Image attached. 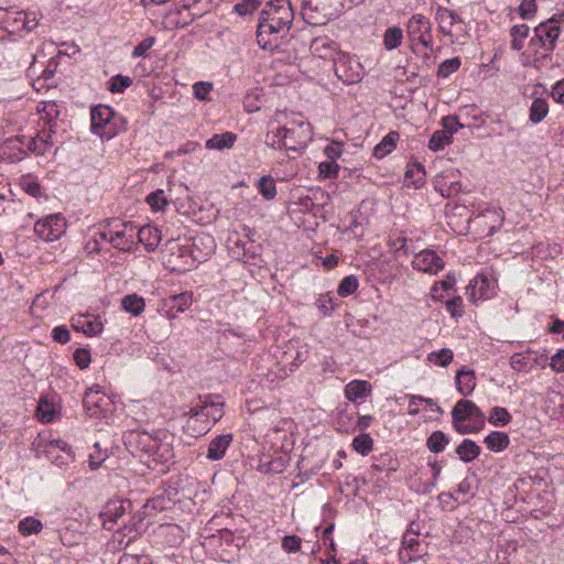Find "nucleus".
Instances as JSON below:
<instances>
[{
	"instance_id": "18",
	"label": "nucleus",
	"mask_w": 564,
	"mask_h": 564,
	"mask_svg": "<svg viewBox=\"0 0 564 564\" xmlns=\"http://www.w3.org/2000/svg\"><path fill=\"white\" fill-rule=\"evenodd\" d=\"M457 390L463 395H469L476 387V377L473 370H466L463 367L455 377Z\"/></svg>"
},
{
	"instance_id": "12",
	"label": "nucleus",
	"mask_w": 564,
	"mask_h": 564,
	"mask_svg": "<svg viewBox=\"0 0 564 564\" xmlns=\"http://www.w3.org/2000/svg\"><path fill=\"white\" fill-rule=\"evenodd\" d=\"M216 243L214 238L207 234L196 235L192 238L189 254L194 261L204 262L214 253Z\"/></svg>"
},
{
	"instance_id": "27",
	"label": "nucleus",
	"mask_w": 564,
	"mask_h": 564,
	"mask_svg": "<svg viewBox=\"0 0 564 564\" xmlns=\"http://www.w3.org/2000/svg\"><path fill=\"white\" fill-rule=\"evenodd\" d=\"M404 182L414 188H421L425 183V170L423 164L415 163L405 172Z\"/></svg>"
},
{
	"instance_id": "50",
	"label": "nucleus",
	"mask_w": 564,
	"mask_h": 564,
	"mask_svg": "<svg viewBox=\"0 0 564 564\" xmlns=\"http://www.w3.org/2000/svg\"><path fill=\"white\" fill-rule=\"evenodd\" d=\"M42 17L43 15L41 13L25 11V14L21 15V18H23L22 30L28 32L33 31L39 25V21Z\"/></svg>"
},
{
	"instance_id": "23",
	"label": "nucleus",
	"mask_w": 564,
	"mask_h": 564,
	"mask_svg": "<svg viewBox=\"0 0 564 564\" xmlns=\"http://www.w3.org/2000/svg\"><path fill=\"white\" fill-rule=\"evenodd\" d=\"M237 140V135L232 132H225L220 134H214L212 138H209L205 147L208 150H225V149H231Z\"/></svg>"
},
{
	"instance_id": "30",
	"label": "nucleus",
	"mask_w": 564,
	"mask_h": 564,
	"mask_svg": "<svg viewBox=\"0 0 564 564\" xmlns=\"http://www.w3.org/2000/svg\"><path fill=\"white\" fill-rule=\"evenodd\" d=\"M403 40V31L400 26L388 28L383 34V46L388 51L399 47Z\"/></svg>"
},
{
	"instance_id": "26",
	"label": "nucleus",
	"mask_w": 564,
	"mask_h": 564,
	"mask_svg": "<svg viewBox=\"0 0 564 564\" xmlns=\"http://www.w3.org/2000/svg\"><path fill=\"white\" fill-rule=\"evenodd\" d=\"M121 307L123 311L131 313L133 316H139L145 308V302L143 297L133 293L122 297Z\"/></svg>"
},
{
	"instance_id": "57",
	"label": "nucleus",
	"mask_w": 564,
	"mask_h": 564,
	"mask_svg": "<svg viewBox=\"0 0 564 564\" xmlns=\"http://www.w3.org/2000/svg\"><path fill=\"white\" fill-rule=\"evenodd\" d=\"M74 361L76 362V365L78 366L79 369H86L88 368L91 359H90V352L89 350L85 349V348H77L75 351H74Z\"/></svg>"
},
{
	"instance_id": "11",
	"label": "nucleus",
	"mask_w": 564,
	"mask_h": 564,
	"mask_svg": "<svg viewBox=\"0 0 564 564\" xmlns=\"http://www.w3.org/2000/svg\"><path fill=\"white\" fill-rule=\"evenodd\" d=\"M131 507L129 500H109L100 512L102 527L106 530H112L117 521Z\"/></svg>"
},
{
	"instance_id": "2",
	"label": "nucleus",
	"mask_w": 564,
	"mask_h": 564,
	"mask_svg": "<svg viewBox=\"0 0 564 564\" xmlns=\"http://www.w3.org/2000/svg\"><path fill=\"white\" fill-rule=\"evenodd\" d=\"M223 408L224 402L218 395H199L197 402L192 403L188 411L183 413V416H187L186 431L193 436L204 435L209 431L210 422L215 424L223 417Z\"/></svg>"
},
{
	"instance_id": "13",
	"label": "nucleus",
	"mask_w": 564,
	"mask_h": 564,
	"mask_svg": "<svg viewBox=\"0 0 564 564\" xmlns=\"http://www.w3.org/2000/svg\"><path fill=\"white\" fill-rule=\"evenodd\" d=\"M72 327L76 332H82L86 336H95L101 333L104 324L99 316L77 315L72 317Z\"/></svg>"
},
{
	"instance_id": "54",
	"label": "nucleus",
	"mask_w": 564,
	"mask_h": 564,
	"mask_svg": "<svg viewBox=\"0 0 564 564\" xmlns=\"http://www.w3.org/2000/svg\"><path fill=\"white\" fill-rule=\"evenodd\" d=\"M518 12L522 19H531L536 12L535 0H522L518 8Z\"/></svg>"
},
{
	"instance_id": "47",
	"label": "nucleus",
	"mask_w": 564,
	"mask_h": 564,
	"mask_svg": "<svg viewBox=\"0 0 564 564\" xmlns=\"http://www.w3.org/2000/svg\"><path fill=\"white\" fill-rule=\"evenodd\" d=\"M147 203L155 210H161L167 205V199L165 197L163 189H156L152 192L147 197Z\"/></svg>"
},
{
	"instance_id": "15",
	"label": "nucleus",
	"mask_w": 564,
	"mask_h": 564,
	"mask_svg": "<svg viewBox=\"0 0 564 564\" xmlns=\"http://www.w3.org/2000/svg\"><path fill=\"white\" fill-rule=\"evenodd\" d=\"M234 436L232 434H220L213 438L207 448L206 457L209 460H219L221 459L230 444L232 443Z\"/></svg>"
},
{
	"instance_id": "40",
	"label": "nucleus",
	"mask_w": 564,
	"mask_h": 564,
	"mask_svg": "<svg viewBox=\"0 0 564 564\" xmlns=\"http://www.w3.org/2000/svg\"><path fill=\"white\" fill-rule=\"evenodd\" d=\"M132 82L133 80L130 76H123V75L118 74L110 78L109 84H108V89L112 94L123 93L124 89H127L128 87H130L132 85Z\"/></svg>"
},
{
	"instance_id": "21",
	"label": "nucleus",
	"mask_w": 564,
	"mask_h": 564,
	"mask_svg": "<svg viewBox=\"0 0 564 564\" xmlns=\"http://www.w3.org/2000/svg\"><path fill=\"white\" fill-rule=\"evenodd\" d=\"M288 465V458L283 455L276 457L263 456L258 469L265 474H281Z\"/></svg>"
},
{
	"instance_id": "51",
	"label": "nucleus",
	"mask_w": 564,
	"mask_h": 564,
	"mask_svg": "<svg viewBox=\"0 0 564 564\" xmlns=\"http://www.w3.org/2000/svg\"><path fill=\"white\" fill-rule=\"evenodd\" d=\"M338 169L339 166L338 164L335 163V161H324L321 162L318 165L319 175H322L325 178L337 177Z\"/></svg>"
},
{
	"instance_id": "32",
	"label": "nucleus",
	"mask_w": 564,
	"mask_h": 564,
	"mask_svg": "<svg viewBox=\"0 0 564 564\" xmlns=\"http://www.w3.org/2000/svg\"><path fill=\"white\" fill-rule=\"evenodd\" d=\"M257 189L267 200H271L276 196L275 182L271 175L261 176L257 183Z\"/></svg>"
},
{
	"instance_id": "46",
	"label": "nucleus",
	"mask_w": 564,
	"mask_h": 564,
	"mask_svg": "<svg viewBox=\"0 0 564 564\" xmlns=\"http://www.w3.org/2000/svg\"><path fill=\"white\" fill-rule=\"evenodd\" d=\"M261 4L260 0H241L234 6V12L245 17L254 12Z\"/></svg>"
},
{
	"instance_id": "5",
	"label": "nucleus",
	"mask_w": 564,
	"mask_h": 564,
	"mask_svg": "<svg viewBox=\"0 0 564 564\" xmlns=\"http://www.w3.org/2000/svg\"><path fill=\"white\" fill-rule=\"evenodd\" d=\"M410 41L433 51L432 23L423 14H413L406 24Z\"/></svg>"
},
{
	"instance_id": "64",
	"label": "nucleus",
	"mask_w": 564,
	"mask_h": 564,
	"mask_svg": "<svg viewBox=\"0 0 564 564\" xmlns=\"http://www.w3.org/2000/svg\"><path fill=\"white\" fill-rule=\"evenodd\" d=\"M551 96L554 101L564 104V79L558 80L553 85Z\"/></svg>"
},
{
	"instance_id": "16",
	"label": "nucleus",
	"mask_w": 564,
	"mask_h": 564,
	"mask_svg": "<svg viewBox=\"0 0 564 564\" xmlns=\"http://www.w3.org/2000/svg\"><path fill=\"white\" fill-rule=\"evenodd\" d=\"M436 21L440 24V30L444 35H452V26L455 23H462L463 20L455 12L444 7H437L436 9Z\"/></svg>"
},
{
	"instance_id": "4",
	"label": "nucleus",
	"mask_w": 564,
	"mask_h": 564,
	"mask_svg": "<svg viewBox=\"0 0 564 564\" xmlns=\"http://www.w3.org/2000/svg\"><path fill=\"white\" fill-rule=\"evenodd\" d=\"M334 70L338 79L346 85L359 83L364 76L362 65L346 53H339L334 58Z\"/></svg>"
},
{
	"instance_id": "33",
	"label": "nucleus",
	"mask_w": 564,
	"mask_h": 564,
	"mask_svg": "<svg viewBox=\"0 0 564 564\" xmlns=\"http://www.w3.org/2000/svg\"><path fill=\"white\" fill-rule=\"evenodd\" d=\"M188 9V6H183L182 9H178L174 14H166V18L170 19V22L173 23L175 28H185L195 20V15L189 12L183 14V12L187 11Z\"/></svg>"
},
{
	"instance_id": "31",
	"label": "nucleus",
	"mask_w": 564,
	"mask_h": 564,
	"mask_svg": "<svg viewBox=\"0 0 564 564\" xmlns=\"http://www.w3.org/2000/svg\"><path fill=\"white\" fill-rule=\"evenodd\" d=\"M449 443V437L443 431H434L426 440V447L432 453H441Z\"/></svg>"
},
{
	"instance_id": "3",
	"label": "nucleus",
	"mask_w": 564,
	"mask_h": 564,
	"mask_svg": "<svg viewBox=\"0 0 564 564\" xmlns=\"http://www.w3.org/2000/svg\"><path fill=\"white\" fill-rule=\"evenodd\" d=\"M281 134L282 140H273L272 142H268V145L272 149L284 148L290 151H299L311 140L312 131L310 123L301 121L293 128H276L275 137H280Z\"/></svg>"
},
{
	"instance_id": "8",
	"label": "nucleus",
	"mask_w": 564,
	"mask_h": 564,
	"mask_svg": "<svg viewBox=\"0 0 564 564\" xmlns=\"http://www.w3.org/2000/svg\"><path fill=\"white\" fill-rule=\"evenodd\" d=\"M329 9L326 0H303L302 17L311 25H321L328 20Z\"/></svg>"
},
{
	"instance_id": "48",
	"label": "nucleus",
	"mask_w": 564,
	"mask_h": 564,
	"mask_svg": "<svg viewBox=\"0 0 564 564\" xmlns=\"http://www.w3.org/2000/svg\"><path fill=\"white\" fill-rule=\"evenodd\" d=\"M284 30L283 26L276 24L275 21L270 23H258L257 40L258 44H261L262 35L280 33Z\"/></svg>"
},
{
	"instance_id": "36",
	"label": "nucleus",
	"mask_w": 564,
	"mask_h": 564,
	"mask_svg": "<svg viewBox=\"0 0 564 564\" xmlns=\"http://www.w3.org/2000/svg\"><path fill=\"white\" fill-rule=\"evenodd\" d=\"M452 142V138L447 134V131L436 130L430 138L429 149L437 152L443 150L445 145Z\"/></svg>"
},
{
	"instance_id": "42",
	"label": "nucleus",
	"mask_w": 564,
	"mask_h": 564,
	"mask_svg": "<svg viewBox=\"0 0 564 564\" xmlns=\"http://www.w3.org/2000/svg\"><path fill=\"white\" fill-rule=\"evenodd\" d=\"M0 12L6 13V18H3V21L12 28V32L22 30V21L23 18H21L22 14H25V11H15L12 12L9 9L0 8Z\"/></svg>"
},
{
	"instance_id": "37",
	"label": "nucleus",
	"mask_w": 564,
	"mask_h": 564,
	"mask_svg": "<svg viewBox=\"0 0 564 564\" xmlns=\"http://www.w3.org/2000/svg\"><path fill=\"white\" fill-rule=\"evenodd\" d=\"M454 358V354L449 348H442L438 351H432L427 355V360L434 365L446 367Z\"/></svg>"
},
{
	"instance_id": "55",
	"label": "nucleus",
	"mask_w": 564,
	"mask_h": 564,
	"mask_svg": "<svg viewBox=\"0 0 564 564\" xmlns=\"http://www.w3.org/2000/svg\"><path fill=\"white\" fill-rule=\"evenodd\" d=\"M46 457L52 463H54L55 465H57L59 467L68 465L69 463H72L74 460L73 453H68V452H63V453L55 452L54 454L46 453Z\"/></svg>"
},
{
	"instance_id": "22",
	"label": "nucleus",
	"mask_w": 564,
	"mask_h": 564,
	"mask_svg": "<svg viewBox=\"0 0 564 564\" xmlns=\"http://www.w3.org/2000/svg\"><path fill=\"white\" fill-rule=\"evenodd\" d=\"M138 238L148 251H153L161 241V231L152 226H143L138 230Z\"/></svg>"
},
{
	"instance_id": "49",
	"label": "nucleus",
	"mask_w": 564,
	"mask_h": 564,
	"mask_svg": "<svg viewBox=\"0 0 564 564\" xmlns=\"http://www.w3.org/2000/svg\"><path fill=\"white\" fill-rule=\"evenodd\" d=\"M460 405L469 408L470 413H469L468 420H470L473 422H478V423H480V425L485 424V422H486L485 414L473 401L462 399Z\"/></svg>"
},
{
	"instance_id": "28",
	"label": "nucleus",
	"mask_w": 564,
	"mask_h": 564,
	"mask_svg": "<svg viewBox=\"0 0 564 564\" xmlns=\"http://www.w3.org/2000/svg\"><path fill=\"white\" fill-rule=\"evenodd\" d=\"M399 139V133L397 131L389 132L380 143H378L373 149V155L378 159L384 158L387 154L391 153L395 148V142Z\"/></svg>"
},
{
	"instance_id": "7",
	"label": "nucleus",
	"mask_w": 564,
	"mask_h": 564,
	"mask_svg": "<svg viewBox=\"0 0 564 564\" xmlns=\"http://www.w3.org/2000/svg\"><path fill=\"white\" fill-rule=\"evenodd\" d=\"M560 32L558 20L553 17L534 29V36L531 39V44L534 45L536 42L544 47L545 51L551 52L555 47Z\"/></svg>"
},
{
	"instance_id": "45",
	"label": "nucleus",
	"mask_w": 564,
	"mask_h": 564,
	"mask_svg": "<svg viewBox=\"0 0 564 564\" xmlns=\"http://www.w3.org/2000/svg\"><path fill=\"white\" fill-rule=\"evenodd\" d=\"M58 535L62 544L67 546L78 544L82 538L80 533L77 530H72L69 525L61 529Z\"/></svg>"
},
{
	"instance_id": "34",
	"label": "nucleus",
	"mask_w": 564,
	"mask_h": 564,
	"mask_svg": "<svg viewBox=\"0 0 564 564\" xmlns=\"http://www.w3.org/2000/svg\"><path fill=\"white\" fill-rule=\"evenodd\" d=\"M488 421L495 426H505L511 421V414L506 408L494 406L490 410Z\"/></svg>"
},
{
	"instance_id": "25",
	"label": "nucleus",
	"mask_w": 564,
	"mask_h": 564,
	"mask_svg": "<svg viewBox=\"0 0 564 564\" xmlns=\"http://www.w3.org/2000/svg\"><path fill=\"white\" fill-rule=\"evenodd\" d=\"M484 443L489 451L498 453L509 446L510 438L505 432L494 431L485 437Z\"/></svg>"
},
{
	"instance_id": "56",
	"label": "nucleus",
	"mask_w": 564,
	"mask_h": 564,
	"mask_svg": "<svg viewBox=\"0 0 564 564\" xmlns=\"http://www.w3.org/2000/svg\"><path fill=\"white\" fill-rule=\"evenodd\" d=\"M446 308L453 317H462L464 314L463 299L460 296H455L446 301Z\"/></svg>"
},
{
	"instance_id": "24",
	"label": "nucleus",
	"mask_w": 564,
	"mask_h": 564,
	"mask_svg": "<svg viewBox=\"0 0 564 564\" xmlns=\"http://www.w3.org/2000/svg\"><path fill=\"white\" fill-rule=\"evenodd\" d=\"M455 452L462 462L470 463L480 455L481 448L479 445L476 444V442H474L469 438H465L456 447Z\"/></svg>"
},
{
	"instance_id": "19",
	"label": "nucleus",
	"mask_w": 564,
	"mask_h": 564,
	"mask_svg": "<svg viewBox=\"0 0 564 564\" xmlns=\"http://www.w3.org/2000/svg\"><path fill=\"white\" fill-rule=\"evenodd\" d=\"M122 227L123 229L121 230L111 231L109 242L120 251H130L133 245V229L131 228L130 232H128L127 225L123 224Z\"/></svg>"
},
{
	"instance_id": "52",
	"label": "nucleus",
	"mask_w": 564,
	"mask_h": 564,
	"mask_svg": "<svg viewBox=\"0 0 564 564\" xmlns=\"http://www.w3.org/2000/svg\"><path fill=\"white\" fill-rule=\"evenodd\" d=\"M302 544V540L297 535H285L282 539V549L288 553H295L300 551Z\"/></svg>"
},
{
	"instance_id": "62",
	"label": "nucleus",
	"mask_w": 564,
	"mask_h": 564,
	"mask_svg": "<svg viewBox=\"0 0 564 564\" xmlns=\"http://www.w3.org/2000/svg\"><path fill=\"white\" fill-rule=\"evenodd\" d=\"M155 43V39L154 37H147L144 40H142L133 50V53L132 55L134 57H139V56H144L145 53L153 46V44Z\"/></svg>"
},
{
	"instance_id": "9",
	"label": "nucleus",
	"mask_w": 564,
	"mask_h": 564,
	"mask_svg": "<svg viewBox=\"0 0 564 564\" xmlns=\"http://www.w3.org/2000/svg\"><path fill=\"white\" fill-rule=\"evenodd\" d=\"M115 112L112 108L105 105L96 106L91 109V131L100 138L110 139L113 137V132L106 131V127L110 123Z\"/></svg>"
},
{
	"instance_id": "60",
	"label": "nucleus",
	"mask_w": 564,
	"mask_h": 564,
	"mask_svg": "<svg viewBox=\"0 0 564 564\" xmlns=\"http://www.w3.org/2000/svg\"><path fill=\"white\" fill-rule=\"evenodd\" d=\"M213 85L208 82H198L193 86L194 96L199 100H207Z\"/></svg>"
},
{
	"instance_id": "1",
	"label": "nucleus",
	"mask_w": 564,
	"mask_h": 564,
	"mask_svg": "<svg viewBox=\"0 0 564 564\" xmlns=\"http://www.w3.org/2000/svg\"><path fill=\"white\" fill-rule=\"evenodd\" d=\"M123 442L133 456L145 458L150 467L151 464L167 465L174 457L173 447L169 442L145 431H129L124 434Z\"/></svg>"
},
{
	"instance_id": "53",
	"label": "nucleus",
	"mask_w": 564,
	"mask_h": 564,
	"mask_svg": "<svg viewBox=\"0 0 564 564\" xmlns=\"http://www.w3.org/2000/svg\"><path fill=\"white\" fill-rule=\"evenodd\" d=\"M443 130L453 138V134L462 129L464 126L459 122L456 116H447L442 119Z\"/></svg>"
},
{
	"instance_id": "38",
	"label": "nucleus",
	"mask_w": 564,
	"mask_h": 564,
	"mask_svg": "<svg viewBox=\"0 0 564 564\" xmlns=\"http://www.w3.org/2000/svg\"><path fill=\"white\" fill-rule=\"evenodd\" d=\"M42 522L33 517H26L19 522V532L23 536L39 533L42 530Z\"/></svg>"
},
{
	"instance_id": "6",
	"label": "nucleus",
	"mask_w": 564,
	"mask_h": 564,
	"mask_svg": "<svg viewBox=\"0 0 564 564\" xmlns=\"http://www.w3.org/2000/svg\"><path fill=\"white\" fill-rule=\"evenodd\" d=\"M66 221L61 215H50L34 225V232L44 241H55L65 232Z\"/></svg>"
},
{
	"instance_id": "43",
	"label": "nucleus",
	"mask_w": 564,
	"mask_h": 564,
	"mask_svg": "<svg viewBox=\"0 0 564 564\" xmlns=\"http://www.w3.org/2000/svg\"><path fill=\"white\" fill-rule=\"evenodd\" d=\"M359 282L355 275H348L341 280L337 293L341 297L352 294L358 289Z\"/></svg>"
},
{
	"instance_id": "20",
	"label": "nucleus",
	"mask_w": 564,
	"mask_h": 564,
	"mask_svg": "<svg viewBox=\"0 0 564 564\" xmlns=\"http://www.w3.org/2000/svg\"><path fill=\"white\" fill-rule=\"evenodd\" d=\"M371 384L366 380H354L350 381L345 388L346 398L349 401H357L368 397L371 393Z\"/></svg>"
},
{
	"instance_id": "35",
	"label": "nucleus",
	"mask_w": 564,
	"mask_h": 564,
	"mask_svg": "<svg viewBox=\"0 0 564 564\" xmlns=\"http://www.w3.org/2000/svg\"><path fill=\"white\" fill-rule=\"evenodd\" d=\"M354 449L362 456L368 455L373 447V440L367 433H361L352 440Z\"/></svg>"
},
{
	"instance_id": "61",
	"label": "nucleus",
	"mask_w": 564,
	"mask_h": 564,
	"mask_svg": "<svg viewBox=\"0 0 564 564\" xmlns=\"http://www.w3.org/2000/svg\"><path fill=\"white\" fill-rule=\"evenodd\" d=\"M392 463L389 455H381L380 457L376 458L373 464L371 465V468L378 471H382L388 469L389 471H395V466H390Z\"/></svg>"
},
{
	"instance_id": "44",
	"label": "nucleus",
	"mask_w": 564,
	"mask_h": 564,
	"mask_svg": "<svg viewBox=\"0 0 564 564\" xmlns=\"http://www.w3.org/2000/svg\"><path fill=\"white\" fill-rule=\"evenodd\" d=\"M104 400V397L100 394L99 390L89 389L86 391L83 405L87 411H91L94 409L100 408V403Z\"/></svg>"
},
{
	"instance_id": "59",
	"label": "nucleus",
	"mask_w": 564,
	"mask_h": 564,
	"mask_svg": "<svg viewBox=\"0 0 564 564\" xmlns=\"http://www.w3.org/2000/svg\"><path fill=\"white\" fill-rule=\"evenodd\" d=\"M25 147L29 152L35 153L36 155H44L46 153V145H43L39 134L28 139Z\"/></svg>"
},
{
	"instance_id": "14",
	"label": "nucleus",
	"mask_w": 564,
	"mask_h": 564,
	"mask_svg": "<svg viewBox=\"0 0 564 564\" xmlns=\"http://www.w3.org/2000/svg\"><path fill=\"white\" fill-rule=\"evenodd\" d=\"M424 542L421 541L415 532L408 531L402 539L403 549L401 551V557L408 558V561H415L424 554Z\"/></svg>"
},
{
	"instance_id": "41",
	"label": "nucleus",
	"mask_w": 564,
	"mask_h": 564,
	"mask_svg": "<svg viewBox=\"0 0 564 564\" xmlns=\"http://www.w3.org/2000/svg\"><path fill=\"white\" fill-rule=\"evenodd\" d=\"M460 58L459 57H453L443 61L437 69V76L440 78H447L449 75L458 70L460 67Z\"/></svg>"
},
{
	"instance_id": "17",
	"label": "nucleus",
	"mask_w": 564,
	"mask_h": 564,
	"mask_svg": "<svg viewBox=\"0 0 564 564\" xmlns=\"http://www.w3.org/2000/svg\"><path fill=\"white\" fill-rule=\"evenodd\" d=\"M192 303H193L192 293L183 292V293L170 296L165 301V306L169 307L170 317L175 318L176 314H174L173 312L183 313L191 307Z\"/></svg>"
},
{
	"instance_id": "29",
	"label": "nucleus",
	"mask_w": 564,
	"mask_h": 564,
	"mask_svg": "<svg viewBox=\"0 0 564 564\" xmlns=\"http://www.w3.org/2000/svg\"><path fill=\"white\" fill-rule=\"evenodd\" d=\"M529 119L532 123H540L549 113V104L543 98H535L529 109Z\"/></svg>"
},
{
	"instance_id": "58",
	"label": "nucleus",
	"mask_w": 564,
	"mask_h": 564,
	"mask_svg": "<svg viewBox=\"0 0 564 564\" xmlns=\"http://www.w3.org/2000/svg\"><path fill=\"white\" fill-rule=\"evenodd\" d=\"M52 338L54 341L65 345L70 340V334L65 325L56 326L52 329Z\"/></svg>"
},
{
	"instance_id": "63",
	"label": "nucleus",
	"mask_w": 564,
	"mask_h": 564,
	"mask_svg": "<svg viewBox=\"0 0 564 564\" xmlns=\"http://www.w3.org/2000/svg\"><path fill=\"white\" fill-rule=\"evenodd\" d=\"M550 366L556 372H564V349H560L552 356Z\"/></svg>"
},
{
	"instance_id": "39",
	"label": "nucleus",
	"mask_w": 564,
	"mask_h": 564,
	"mask_svg": "<svg viewBox=\"0 0 564 564\" xmlns=\"http://www.w3.org/2000/svg\"><path fill=\"white\" fill-rule=\"evenodd\" d=\"M469 408L462 406L460 400L455 404V406L452 410V419H453V425L455 430L458 432V429L464 427V422L468 420L469 417Z\"/></svg>"
},
{
	"instance_id": "10",
	"label": "nucleus",
	"mask_w": 564,
	"mask_h": 564,
	"mask_svg": "<svg viewBox=\"0 0 564 564\" xmlns=\"http://www.w3.org/2000/svg\"><path fill=\"white\" fill-rule=\"evenodd\" d=\"M412 265L415 270L436 274L444 269L445 263L435 251L425 249L415 254Z\"/></svg>"
}]
</instances>
